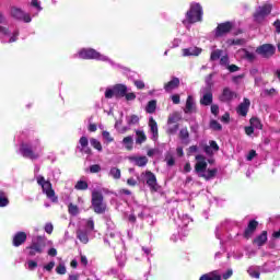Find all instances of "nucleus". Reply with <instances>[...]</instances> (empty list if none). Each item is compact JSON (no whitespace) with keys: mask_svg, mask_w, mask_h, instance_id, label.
<instances>
[{"mask_svg":"<svg viewBox=\"0 0 280 280\" xmlns=\"http://www.w3.org/2000/svg\"><path fill=\"white\" fill-rule=\"evenodd\" d=\"M8 25V19L3 13H0V43H16L19 31H11Z\"/></svg>","mask_w":280,"mask_h":280,"instance_id":"obj_1","label":"nucleus"},{"mask_svg":"<svg viewBox=\"0 0 280 280\" xmlns=\"http://www.w3.org/2000/svg\"><path fill=\"white\" fill-rule=\"evenodd\" d=\"M37 185L42 187L43 194L51 200L52 202H58V196H56V190H54V186L49 179H45L43 176L37 177Z\"/></svg>","mask_w":280,"mask_h":280,"instance_id":"obj_2","label":"nucleus"},{"mask_svg":"<svg viewBox=\"0 0 280 280\" xmlns=\"http://www.w3.org/2000/svg\"><path fill=\"white\" fill-rule=\"evenodd\" d=\"M202 14V5L198 2H191L189 10L186 12V20L190 24L200 23Z\"/></svg>","mask_w":280,"mask_h":280,"instance_id":"obj_3","label":"nucleus"},{"mask_svg":"<svg viewBox=\"0 0 280 280\" xmlns=\"http://www.w3.org/2000/svg\"><path fill=\"white\" fill-rule=\"evenodd\" d=\"M92 208L94 213H106V203L104 202V195L100 190L92 191Z\"/></svg>","mask_w":280,"mask_h":280,"instance_id":"obj_4","label":"nucleus"},{"mask_svg":"<svg viewBox=\"0 0 280 280\" xmlns=\"http://www.w3.org/2000/svg\"><path fill=\"white\" fill-rule=\"evenodd\" d=\"M126 93H128V86L126 84H115L113 89H107L105 91V97L106 100H113V97H116V100H121V97H125Z\"/></svg>","mask_w":280,"mask_h":280,"instance_id":"obj_5","label":"nucleus"},{"mask_svg":"<svg viewBox=\"0 0 280 280\" xmlns=\"http://www.w3.org/2000/svg\"><path fill=\"white\" fill-rule=\"evenodd\" d=\"M272 12V4L265 3L256 9V11L253 14L255 23H264L266 21V16H269V14Z\"/></svg>","mask_w":280,"mask_h":280,"instance_id":"obj_6","label":"nucleus"},{"mask_svg":"<svg viewBox=\"0 0 280 280\" xmlns=\"http://www.w3.org/2000/svg\"><path fill=\"white\" fill-rule=\"evenodd\" d=\"M255 54L265 60H270L277 54V47L272 44H262L255 49Z\"/></svg>","mask_w":280,"mask_h":280,"instance_id":"obj_7","label":"nucleus"},{"mask_svg":"<svg viewBox=\"0 0 280 280\" xmlns=\"http://www.w3.org/2000/svg\"><path fill=\"white\" fill-rule=\"evenodd\" d=\"M79 58L82 60H106L102 54L93 48H83L79 51Z\"/></svg>","mask_w":280,"mask_h":280,"instance_id":"obj_8","label":"nucleus"},{"mask_svg":"<svg viewBox=\"0 0 280 280\" xmlns=\"http://www.w3.org/2000/svg\"><path fill=\"white\" fill-rule=\"evenodd\" d=\"M19 154H22L24 159H30L34 161V145L30 142H22L19 149Z\"/></svg>","mask_w":280,"mask_h":280,"instance_id":"obj_9","label":"nucleus"},{"mask_svg":"<svg viewBox=\"0 0 280 280\" xmlns=\"http://www.w3.org/2000/svg\"><path fill=\"white\" fill-rule=\"evenodd\" d=\"M11 16L13 19H16V21H23L24 23H30L32 21V16H30V14H26L16 7L11 8Z\"/></svg>","mask_w":280,"mask_h":280,"instance_id":"obj_10","label":"nucleus"},{"mask_svg":"<svg viewBox=\"0 0 280 280\" xmlns=\"http://www.w3.org/2000/svg\"><path fill=\"white\" fill-rule=\"evenodd\" d=\"M231 30H233V22H223L218 24L214 35L217 38H220L229 34Z\"/></svg>","mask_w":280,"mask_h":280,"instance_id":"obj_11","label":"nucleus"},{"mask_svg":"<svg viewBox=\"0 0 280 280\" xmlns=\"http://www.w3.org/2000/svg\"><path fill=\"white\" fill-rule=\"evenodd\" d=\"M258 226H259V221H257L255 219L250 220L243 233V237L245 240H250V237H253V235H255V231H257Z\"/></svg>","mask_w":280,"mask_h":280,"instance_id":"obj_12","label":"nucleus"},{"mask_svg":"<svg viewBox=\"0 0 280 280\" xmlns=\"http://www.w3.org/2000/svg\"><path fill=\"white\" fill-rule=\"evenodd\" d=\"M235 97H237L236 92L232 91L231 88H224L219 100L220 102H232Z\"/></svg>","mask_w":280,"mask_h":280,"instance_id":"obj_13","label":"nucleus"},{"mask_svg":"<svg viewBox=\"0 0 280 280\" xmlns=\"http://www.w3.org/2000/svg\"><path fill=\"white\" fill-rule=\"evenodd\" d=\"M26 241H27V234L25 232H16L13 235L12 244L16 248H19V246H23V244H25Z\"/></svg>","mask_w":280,"mask_h":280,"instance_id":"obj_14","label":"nucleus"},{"mask_svg":"<svg viewBox=\"0 0 280 280\" xmlns=\"http://www.w3.org/2000/svg\"><path fill=\"white\" fill-rule=\"evenodd\" d=\"M199 102L201 106H211L213 104V92H211L210 88L206 89Z\"/></svg>","mask_w":280,"mask_h":280,"instance_id":"obj_15","label":"nucleus"},{"mask_svg":"<svg viewBox=\"0 0 280 280\" xmlns=\"http://www.w3.org/2000/svg\"><path fill=\"white\" fill-rule=\"evenodd\" d=\"M249 107L250 101L248 98H244V102L238 105L236 113L241 115V117H246L248 115Z\"/></svg>","mask_w":280,"mask_h":280,"instance_id":"obj_16","label":"nucleus"},{"mask_svg":"<svg viewBox=\"0 0 280 280\" xmlns=\"http://www.w3.org/2000/svg\"><path fill=\"white\" fill-rule=\"evenodd\" d=\"M79 143L81 145L80 152H83V154H93V151L90 149L89 147V138H86V136H82L79 140Z\"/></svg>","mask_w":280,"mask_h":280,"instance_id":"obj_17","label":"nucleus"},{"mask_svg":"<svg viewBox=\"0 0 280 280\" xmlns=\"http://www.w3.org/2000/svg\"><path fill=\"white\" fill-rule=\"evenodd\" d=\"M180 86V79L174 77L171 81L164 84V91L166 93H172L174 89H178Z\"/></svg>","mask_w":280,"mask_h":280,"instance_id":"obj_18","label":"nucleus"},{"mask_svg":"<svg viewBox=\"0 0 280 280\" xmlns=\"http://www.w3.org/2000/svg\"><path fill=\"white\" fill-rule=\"evenodd\" d=\"M266 242H268V231H262L253 240V244L259 247L265 246Z\"/></svg>","mask_w":280,"mask_h":280,"instance_id":"obj_19","label":"nucleus"},{"mask_svg":"<svg viewBox=\"0 0 280 280\" xmlns=\"http://www.w3.org/2000/svg\"><path fill=\"white\" fill-rule=\"evenodd\" d=\"M199 280H222V273H220V270H213L202 275Z\"/></svg>","mask_w":280,"mask_h":280,"instance_id":"obj_20","label":"nucleus"},{"mask_svg":"<svg viewBox=\"0 0 280 280\" xmlns=\"http://www.w3.org/2000/svg\"><path fill=\"white\" fill-rule=\"evenodd\" d=\"M144 176L147 185L150 187V189H156V175H154V173L151 171H147Z\"/></svg>","mask_w":280,"mask_h":280,"instance_id":"obj_21","label":"nucleus"},{"mask_svg":"<svg viewBox=\"0 0 280 280\" xmlns=\"http://www.w3.org/2000/svg\"><path fill=\"white\" fill-rule=\"evenodd\" d=\"M149 127L150 131L152 132L153 141H156V139H159V125L156 124V120H154L153 117L149 119Z\"/></svg>","mask_w":280,"mask_h":280,"instance_id":"obj_22","label":"nucleus"},{"mask_svg":"<svg viewBox=\"0 0 280 280\" xmlns=\"http://www.w3.org/2000/svg\"><path fill=\"white\" fill-rule=\"evenodd\" d=\"M178 137L184 145H189V129H187V127H184L179 130Z\"/></svg>","mask_w":280,"mask_h":280,"instance_id":"obj_23","label":"nucleus"},{"mask_svg":"<svg viewBox=\"0 0 280 280\" xmlns=\"http://www.w3.org/2000/svg\"><path fill=\"white\" fill-rule=\"evenodd\" d=\"M202 54V49L198 47H190V48H184L183 49V56H200Z\"/></svg>","mask_w":280,"mask_h":280,"instance_id":"obj_24","label":"nucleus"},{"mask_svg":"<svg viewBox=\"0 0 280 280\" xmlns=\"http://www.w3.org/2000/svg\"><path fill=\"white\" fill-rule=\"evenodd\" d=\"M130 161H133L138 167H145L148 165L147 156H132Z\"/></svg>","mask_w":280,"mask_h":280,"instance_id":"obj_25","label":"nucleus"},{"mask_svg":"<svg viewBox=\"0 0 280 280\" xmlns=\"http://www.w3.org/2000/svg\"><path fill=\"white\" fill-rule=\"evenodd\" d=\"M77 237L82 244H89V232L86 230H77Z\"/></svg>","mask_w":280,"mask_h":280,"instance_id":"obj_26","label":"nucleus"},{"mask_svg":"<svg viewBox=\"0 0 280 280\" xmlns=\"http://www.w3.org/2000/svg\"><path fill=\"white\" fill-rule=\"evenodd\" d=\"M205 180H211V178H215L218 176V168L208 170L207 173H202L199 175Z\"/></svg>","mask_w":280,"mask_h":280,"instance_id":"obj_27","label":"nucleus"},{"mask_svg":"<svg viewBox=\"0 0 280 280\" xmlns=\"http://www.w3.org/2000/svg\"><path fill=\"white\" fill-rule=\"evenodd\" d=\"M26 259H34L36 257V243H33L25 249Z\"/></svg>","mask_w":280,"mask_h":280,"instance_id":"obj_28","label":"nucleus"},{"mask_svg":"<svg viewBox=\"0 0 280 280\" xmlns=\"http://www.w3.org/2000/svg\"><path fill=\"white\" fill-rule=\"evenodd\" d=\"M195 104H194V96L189 95L186 100V108L184 109V113L189 114L194 113Z\"/></svg>","mask_w":280,"mask_h":280,"instance_id":"obj_29","label":"nucleus"},{"mask_svg":"<svg viewBox=\"0 0 280 280\" xmlns=\"http://www.w3.org/2000/svg\"><path fill=\"white\" fill-rule=\"evenodd\" d=\"M195 172L197 174H205L207 172V161H199L195 165Z\"/></svg>","mask_w":280,"mask_h":280,"instance_id":"obj_30","label":"nucleus"},{"mask_svg":"<svg viewBox=\"0 0 280 280\" xmlns=\"http://www.w3.org/2000/svg\"><path fill=\"white\" fill-rule=\"evenodd\" d=\"M136 143L138 145H141V143H145V141H148V137L145 136V132L141 131V130H137L136 131Z\"/></svg>","mask_w":280,"mask_h":280,"instance_id":"obj_31","label":"nucleus"},{"mask_svg":"<svg viewBox=\"0 0 280 280\" xmlns=\"http://www.w3.org/2000/svg\"><path fill=\"white\" fill-rule=\"evenodd\" d=\"M122 143H124L126 150L130 151V150H132V148L135 145V140L132 139V136H127L122 139Z\"/></svg>","mask_w":280,"mask_h":280,"instance_id":"obj_32","label":"nucleus"},{"mask_svg":"<svg viewBox=\"0 0 280 280\" xmlns=\"http://www.w3.org/2000/svg\"><path fill=\"white\" fill-rule=\"evenodd\" d=\"M178 121H180V114L178 113H173L168 116L167 118V126H172V124H178Z\"/></svg>","mask_w":280,"mask_h":280,"instance_id":"obj_33","label":"nucleus"},{"mask_svg":"<svg viewBox=\"0 0 280 280\" xmlns=\"http://www.w3.org/2000/svg\"><path fill=\"white\" fill-rule=\"evenodd\" d=\"M249 124L252 127L256 128L257 130H264V125L261 124V120L257 117L250 118Z\"/></svg>","mask_w":280,"mask_h":280,"instance_id":"obj_34","label":"nucleus"},{"mask_svg":"<svg viewBox=\"0 0 280 280\" xmlns=\"http://www.w3.org/2000/svg\"><path fill=\"white\" fill-rule=\"evenodd\" d=\"M10 205V200L8 199V194L5 191L0 190V207H8Z\"/></svg>","mask_w":280,"mask_h":280,"instance_id":"obj_35","label":"nucleus"},{"mask_svg":"<svg viewBox=\"0 0 280 280\" xmlns=\"http://www.w3.org/2000/svg\"><path fill=\"white\" fill-rule=\"evenodd\" d=\"M74 189H77L78 191H86V189H89V183H86L85 180H79L77 182Z\"/></svg>","mask_w":280,"mask_h":280,"instance_id":"obj_36","label":"nucleus"},{"mask_svg":"<svg viewBox=\"0 0 280 280\" xmlns=\"http://www.w3.org/2000/svg\"><path fill=\"white\" fill-rule=\"evenodd\" d=\"M147 113H149L150 115H152L153 113H156V101L152 100L147 104L145 107Z\"/></svg>","mask_w":280,"mask_h":280,"instance_id":"obj_37","label":"nucleus"},{"mask_svg":"<svg viewBox=\"0 0 280 280\" xmlns=\"http://www.w3.org/2000/svg\"><path fill=\"white\" fill-rule=\"evenodd\" d=\"M109 176H112L115 180H119V178H121V170L118 167H112L109 171Z\"/></svg>","mask_w":280,"mask_h":280,"instance_id":"obj_38","label":"nucleus"},{"mask_svg":"<svg viewBox=\"0 0 280 280\" xmlns=\"http://www.w3.org/2000/svg\"><path fill=\"white\" fill-rule=\"evenodd\" d=\"M25 268L26 270H36V259L26 258Z\"/></svg>","mask_w":280,"mask_h":280,"instance_id":"obj_39","label":"nucleus"},{"mask_svg":"<svg viewBox=\"0 0 280 280\" xmlns=\"http://www.w3.org/2000/svg\"><path fill=\"white\" fill-rule=\"evenodd\" d=\"M220 58H222V50L221 49H215L210 55L211 62H215V60H220Z\"/></svg>","mask_w":280,"mask_h":280,"instance_id":"obj_40","label":"nucleus"},{"mask_svg":"<svg viewBox=\"0 0 280 280\" xmlns=\"http://www.w3.org/2000/svg\"><path fill=\"white\" fill-rule=\"evenodd\" d=\"M90 143H91L92 148H94V150L102 152L103 148H102V142H100V140L92 138L90 140Z\"/></svg>","mask_w":280,"mask_h":280,"instance_id":"obj_41","label":"nucleus"},{"mask_svg":"<svg viewBox=\"0 0 280 280\" xmlns=\"http://www.w3.org/2000/svg\"><path fill=\"white\" fill-rule=\"evenodd\" d=\"M43 248H45V240L40 236H37L36 253H43Z\"/></svg>","mask_w":280,"mask_h":280,"instance_id":"obj_42","label":"nucleus"},{"mask_svg":"<svg viewBox=\"0 0 280 280\" xmlns=\"http://www.w3.org/2000/svg\"><path fill=\"white\" fill-rule=\"evenodd\" d=\"M68 212L70 213V215H78V213H80V208H78V206L73 203H69Z\"/></svg>","mask_w":280,"mask_h":280,"instance_id":"obj_43","label":"nucleus"},{"mask_svg":"<svg viewBox=\"0 0 280 280\" xmlns=\"http://www.w3.org/2000/svg\"><path fill=\"white\" fill-rule=\"evenodd\" d=\"M244 58L245 60H248V62H254L257 60V56L248 50H245Z\"/></svg>","mask_w":280,"mask_h":280,"instance_id":"obj_44","label":"nucleus"},{"mask_svg":"<svg viewBox=\"0 0 280 280\" xmlns=\"http://www.w3.org/2000/svg\"><path fill=\"white\" fill-rule=\"evenodd\" d=\"M178 128H180V125L178 124L168 126V128L166 129V135H176L178 132Z\"/></svg>","mask_w":280,"mask_h":280,"instance_id":"obj_45","label":"nucleus"},{"mask_svg":"<svg viewBox=\"0 0 280 280\" xmlns=\"http://www.w3.org/2000/svg\"><path fill=\"white\" fill-rule=\"evenodd\" d=\"M165 161H166V165H168V167H174V165H176V160L174 159V156L172 154L166 155Z\"/></svg>","mask_w":280,"mask_h":280,"instance_id":"obj_46","label":"nucleus"},{"mask_svg":"<svg viewBox=\"0 0 280 280\" xmlns=\"http://www.w3.org/2000/svg\"><path fill=\"white\" fill-rule=\"evenodd\" d=\"M210 128H211V130L220 131V130H222V125H220V122H218V120H211Z\"/></svg>","mask_w":280,"mask_h":280,"instance_id":"obj_47","label":"nucleus"},{"mask_svg":"<svg viewBox=\"0 0 280 280\" xmlns=\"http://www.w3.org/2000/svg\"><path fill=\"white\" fill-rule=\"evenodd\" d=\"M56 272L57 275H67V267L65 266V264H59L56 267Z\"/></svg>","mask_w":280,"mask_h":280,"instance_id":"obj_48","label":"nucleus"},{"mask_svg":"<svg viewBox=\"0 0 280 280\" xmlns=\"http://www.w3.org/2000/svg\"><path fill=\"white\" fill-rule=\"evenodd\" d=\"M102 172V166L100 164H93L90 166L91 174H100Z\"/></svg>","mask_w":280,"mask_h":280,"instance_id":"obj_49","label":"nucleus"},{"mask_svg":"<svg viewBox=\"0 0 280 280\" xmlns=\"http://www.w3.org/2000/svg\"><path fill=\"white\" fill-rule=\"evenodd\" d=\"M124 97L127 102H135V100H137V94H135V92H126Z\"/></svg>","mask_w":280,"mask_h":280,"instance_id":"obj_50","label":"nucleus"},{"mask_svg":"<svg viewBox=\"0 0 280 280\" xmlns=\"http://www.w3.org/2000/svg\"><path fill=\"white\" fill-rule=\"evenodd\" d=\"M102 135H103V139H105L107 143H113V141H115V138L110 136V132L103 131Z\"/></svg>","mask_w":280,"mask_h":280,"instance_id":"obj_51","label":"nucleus"},{"mask_svg":"<svg viewBox=\"0 0 280 280\" xmlns=\"http://www.w3.org/2000/svg\"><path fill=\"white\" fill-rule=\"evenodd\" d=\"M233 277V269H228L223 275H221V279L229 280Z\"/></svg>","mask_w":280,"mask_h":280,"instance_id":"obj_52","label":"nucleus"},{"mask_svg":"<svg viewBox=\"0 0 280 280\" xmlns=\"http://www.w3.org/2000/svg\"><path fill=\"white\" fill-rule=\"evenodd\" d=\"M220 65H221V67H229V55L221 57Z\"/></svg>","mask_w":280,"mask_h":280,"instance_id":"obj_53","label":"nucleus"},{"mask_svg":"<svg viewBox=\"0 0 280 280\" xmlns=\"http://www.w3.org/2000/svg\"><path fill=\"white\" fill-rule=\"evenodd\" d=\"M209 143L213 152H220V145H218V142H215V140H211Z\"/></svg>","mask_w":280,"mask_h":280,"instance_id":"obj_54","label":"nucleus"},{"mask_svg":"<svg viewBox=\"0 0 280 280\" xmlns=\"http://www.w3.org/2000/svg\"><path fill=\"white\" fill-rule=\"evenodd\" d=\"M86 229L90 231H95V221H93V219H89L86 221Z\"/></svg>","mask_w":280,"mask_h":280,"instance_id":"obj_55","label":"nucleus"},{"mask_svg":"<svg viewBox=\"0 0 280 280\" xmlns=\"http://www.w3.org/2000/svg\"><path fill=\"white\" fill-rule=\"evenodd\" d=\"M210 110H211L212 115H214L215 117H218V115H219V113H220V106L213 104V105H211Z\"/></svg>","mask_w":280,"mask_h":280,"instance_id":"obj_56","label":"nucleus"},{"mask_svg":"<svg viewBox=\"0 0 280 280\" xmlns=\"http://www.w3.org/2000/svg\"><path fill=\"white\" fill-rule=\"evenodd\" d=\"M135 86L137 89H139V91H141V90L145 89V83L141 80H137V81H135Z\"/></svg>","mask_w":280,"mask_h":280,"instance_id":"obj_57","label":"nucleus"},{"mask_svg":"<svg viewBox=\"0 0 280 280\" xmlns=\"http://www.w3.org/2000/svg\"><path fill=\"white\" fill-rule=\"evenodd\" d=\"M129 125H135V124H139V116L137 115H131L130 119L128 121Z\"/></svg>","mask_w":280,"mask_h":280,"instance_id":"obj_58","label":"nucleus"},{"mask_svg":"<svg viewBox=\"0 0 280 280\" xmlns=\"http://www.w3.org/2000/svg\"><path fill=\"white\" fill-rule=\"evenodd\" d=\"M45 231L48 233V235H51V233H54V224L46 223Z\"/></svg>","mask_w":280,"mask_h":280,"instance_id":"obj_59","label":"nucleus"},{"mask_svg":"<svg viewBox=\"0 0 280 280\" xmlns=\"http://www.w3.org/2000/svg\"><path fill=\"white\" fill-rule=\"evenodd\" d=\"M221 121L223 124H229V121H231V114L225 113L222 117H221Z\"/></svg>","mask_w":280,"mask_h":280,"instance_id":"obj_60","label":"nucleus"},{"mask_svg":"<svg viewBox=\"0 0 280 280\" xmlns=\"http://www.w3.org/2000/svg\"><path fill=\"white\" fill-rule=\"evenodd\" d=\"M203 151L206 152V154H207L208 156H213V149H212L210 145H206V147L203 148Z\"/></svg>","mask_w":280,"mask_h":280,"instance_id":"obj_61","label":"nucleus"},{"mask_svg":"<svg viewBox=\"0 0 280 280\" xmlns=\"http://www.w3.org/2000/svg\"><path fill=\"white\" fill-rule=\"evenodd\" d=\"M255 156H257V151L250 150L247 154V161H253Z\"/></svg>","mask_w":280,"mask_h":280,"instance_id":"obj_62","label":"nucleus"},{"mask_svg":"<svg viewBox=\"0 0 280 280\" xmlns=\"http://www.w3.org/2000/svg\"><path fill=\"white\" fill-rule=\"evenodd\" d=\"M228 69L230 73H235V71H240V67H237L236 65H230L228 66Z\"/></svg>","mask_w":280,"mask_h":280,"instance_id":"obj_63","label":"nucleus"},{"mask_svg":"<svg viewBox=\"0 0 280 280\" xmlns=\"http://www.w3.org/2000/svg\"><path fill=\"white\" fill-rule=\"evenodd\" d=\"M273 27H276V34H280V20L273 22Z\"/></svg>","mask_w":280,"mask_h":280,"instance_id":"obj_64","label":"nucleus"}]
</instances>
